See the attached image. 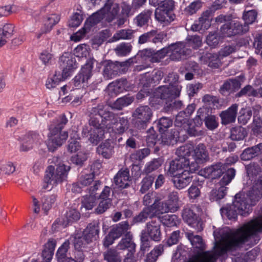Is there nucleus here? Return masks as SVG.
<instances>
[{"instance_id":"f257e3e1","label":"nucleus","mask_w":262,"mask_h":262,"mask_svg":"<svg viewBox=\"0 0 262 262\" xmlns=\"http://www.w3.org/2000/svg\"><path fill=\"white\" fill-rule=\"evenodd\" d=\"M243 246L234 231L226 233L221 239L216 242L212 251L197 252L193 256V262H216L220 256Z\"/></svg>"},{"instance_id":"f03ea898","label":"nucleus","mask_w":262,"mask_h":262,"mask_svg":"<svg viewBox=\"0 0 262 262\" xmlns=\"http://www.w3.org/2000/svg\"><path fill=\"white\" fill-rule=\"evenodd\" d=\"M119 11V4L114 3L113 0H105L104 6L88 18L83 27L72 35L71 39L75 42L79 41L93 27L99 24L104 18L108 23H111L116 19Z\"/></svg>"},{"instance_id":"7ed1b4c3","label":"nucleus","mask_w":262,"mask_h":262,"mask_svg":"<svg viewBox=\"0 0 262 262\" xmlns=\"http://www.w3.org/2000/svg\"><path fill=\"white\" fill-rule=\"evenodd\" d=\"M68 122V119L63 114L55 118L48 125V140L47 145L49 150L54 151L60 147L68 138V132L62 131Z\"/></svg>"},{"instance_id":"20e7f679","label":"nucleus","mask_w":262,"mask_h":262,"mask_svg":"<svg viewBox=\"0 0 262 262\" xmlns=\"http://www.w3.org/2000/svg\"><path fill=\"white\" fill-rule=\"evenodd\" d=\"M191 149L189 146L184 145L176 150L177 157L170 161L166 172L167 176H175L183 170L191 169L189 157L191 156Z\"/></svg>"},{"instance_id":"39448f33","label":"nucleus","mask_w":262,"mask_h":262,"mask_svg":"<svg viewBox=\"0 0 262 262\" xmlns=\"http://www.w3.org/2000/svg\"><path fill=\"white\" fill-rule=\"evenodd\" d=\"M235 195L237 199L235 204L239 206L243 203L245 206L244 210L251 212L252 207L262 198V176L259 177L247 192H239Z\"/></svg>"},{"instance_id":"423d86ee","label":"nucleus","mask_w":262,"mask_h":262,"mask_svg":"<svg viewBox=\"0 0 262 262\" xmlns=\"http://www.w3.org/2000/svg\"><path fill=\"white\" fill-rule=\"evenodd\" d=\"M70 169V166L63 164L58 165L56 170L54 166H48L45 171L42 189L50 190L54 186L65 181Z\"/></svg>"},{"instance_id":"0eeeda50","label":"nucleus","mask_w":262,"mask_h":262,"mask_svg":"<svg viewBox=\"0 0 262 262\" xmlns=\"http://www.w3.org/2000/svg\"><path fill=\"white\" fill-rule=\"evenodd\" d=\"M169 82L168 85H161L156 89L154 95L157 98H159L164 101H169L171 99H176L179 97L181 90V86L178 82L179 76L178 75L169 74L166 79Z\"/></svg>"},{"instance_id":"6e6552de","label":"nucleus","mask_w":262,"mask_h":262,"mask_svg":"<svg viewBox=\"0 0 262 262\" xmlns=\"http://www.w3.org/2000/svg\"><path fill=\"white\" fill-rule=\"evenodd\" d=\"M234 231L243 246L251 236L262 232V217L252 220Z\"/></svg>"},{"instance_id":"1a4fd4ad","label":"nucleus","mask_w":262,"mask_h":262,"mask_svg":"<svg viewBox=\"0 0 262 262\" xmlns=\"http://www.w3.org/2000/svg\"><path fill=\"white\" fill-rule=\"evenodd\" d=\"M152 117V110L148 105H140L132 114V124L136 129L144 130L151 122Z\"/></svg>"},{"instance_id":"9d476101","label":"nucleus","mask_w":262,"mask_h":262,"mask_svg":"<svg viewBox=\"0 0 262 262\" xmlns=\"http://www.w3.org/2000/svg\"><path fill=\"white\" fill-rule=\"evenodd\" d=\"M92 114L98 115L101 118V125L104 128L110 132L111 127L117 121L118 115L110 111L106 105L99 104L92 108Z\"/></svg>"},{"instance_id":"9b49d317","label":"nucleus","mask_w":262,"mask_h":262,"mask_svg":"<svg viewBox=\"0 0 262 262\" xmlns=\"http://www.w3.org/2000/svg\"><path fill=\"white\" fill-rule=\"evenodd\" d=\"M59 68L61 71L60 77H68L72 76L74 72L78 68V63L73 54L64 53L59 59Z\"/></svg>"},{"instance_id":"f8f14e48","label":"nucleus","mask_w":262,"mask_h":262,"mask_svg":"<svg viewBox=\"0 0 262 262\" xmlns=\"http://www.w3.org/2000/svg\"><path fill=\"white\" fill-rule=\"evenodd\" d=\"M96 60L94 58H90L87 59L85 63L82 66L80 71L73 79L74 85L76 88L81 87L86 83L93 75L92 70L94 64Z\"/></svg>"},{"instance_id":"ddd939ff","label":"nucleus","mask_w":262,"mask_h":262,"mask_svg":"<svg viewBox=\"0 0 262 262\" xmlns=\"http://www.w3.org/2000/svg\"><path fill=\"white\" fill-rule=\"evenodd\" d=\"M249 30L247 24H243L237 20H232L225 23L220 28L222 37H231L243 34Z\"/></svg>"},{"instance_id":"4468645a","label":"nucleus","mask_w":262,"mask_h":262,"mask_svg":"<svg viewBox=\"0 0 262 262\" xmlns=\"http://www.w3.org/2000/svg\"><path fill=\"white\" fill-rule=\"evenodd\" d=\"M165 5L158 7L155 12V18L159 22L168 24L174 20L173 10L174 2H168Z\"/></svg>"},{"instance_id":"2eb2a0df","label":"nucleus","mask_w":262,"mask_h":262,"mask_svg":"<svg viewBox=\"0 0 262 262\" xmlns=\"http://www.w3.org/2000/svg\"><path fill=\"white\" fill-rule=\"evenodd\" d=\"M181 215L184 222L198 232L203 230V223L201 216L191 208L184 207Z\"/></svg>"},{"instance_id":"dca6fc26","label":"nucleus","mask_w":262,"mask_h":262,"mask_svg":"<svg viewBox=\"0 0 262 262\" xmlns=\"http://www.w3.org/2000/svg\"><path fill=\"white\" fill-rule=\"evenodd\" d=\"M168 53H170L171 60L180 61L186 59L191 53V50L187 48L184 43L177 42L168 46Z\"/></svg>"},{"instance_id":"f3484780","label":"nucleus","mask_w":262,"mask_h":262,"mask_svg":"<svg viewBox=\"0 0 262 262\" xmlns=\"http://www.w3.org/2000/svg\"><path fill=\"white\" fill-rule=\"evenodd\" d=\"M126 66V63L125 62L108 61L104 67L103 75L108 79H113L122 74Z\"/></svg>"},{"instance_id":"a211bd4d","label":"nucleus","mask_w":262,"mask_h":262,"mask_svg":"<svg viewBox=\"0 0 262 262\" xmlns=\"http://www.w3.org/2000/svg\"><path fill=\"white\" fill-rule=\"evenodd\" d=\"M195 171V169L192 168L191 169L183 170L175 176H170L173 178L172 181L174 186L179 190L187 187L192 181V173Z\"/></svg>"},{"instance_id":"6ab92c4d","label":"nucleus","mask_w":262,"mask_h":262,"mask_svg":"<svg viewBox=\"0 0 262 262\" xmlns=\"http://www.w3.org/2000/svg\"><path fill=\"white\" fill-rule=\"evenodd\" d=\"M148 238L155 242H160L162 239L161 224L159 220H152L146 223L145 230H143Z\"/></svg>"},{"instance_id":"aec40b11","label":"nucleus","mask_w":262,"mask_h":262,"mask_svg":"<svg viewBox=\"0 0 262 262\" xmlns=\"http://www.w3.org/2000/svg\"><path fill=\"white\" fill-rule=\"evenodd\" d=\"M145 207L152 219L156 217L159 218L161 214L169 212L165 202L162 201L159 196L155 197L153 203Z\"/></svg>"},{"instance_id":"412c9836","label":"nucleus","mask_w":262,"mask_h":262,"mask_svg":"<svg viewBox=\"0 0 262 262\" xmlns=\"http://www.w3.org/2000/svg\"><path fill=\"white\" fill-rule=\"evenodd\" d=\"M102 183L99 181H96L93 186L89 188V195H85L83 197L81 202L82 206L84 207L86 210L92 209L95 206L96 201L98 196L96 191L99 189Z\"/></svg>"},{"instance_id":"4be33fe9","label":"nucleus","mask_w":262,"mask_h":262,"mask_svg":"<svg viewBox=\"0 0 262 262\" xmlns=\"http://www.w3.org/2000/svg\"><path fill=\"white\" fill-rule=\"evenodd\" d=\"M236 200V195H235L232 206L221 209L223 212L225 211L226 215L229 220H236L238 214L245 216L250 213L249 210H244L245 206L243 203H241V205L239 206H237L235 203Z\"/></svg>"},{"instance_id":"5701e85b","label":"nucleus","mask_w":262,"mask_h":262,"mask_svg":"<svg viewBox=\"0 0 262 262\" xmlns=\"http://www.w3.org/2000/svg\"><path fill=\"white\" fill-rule=\"evenodd\" d=\"M195 163L192 161L191 166L194 168L195 170H198V164H202L208 159V154L205 145L204 144H199L193 149V154L192 155Z\"/></svg>"},{"instance_id":"b1692460","label":"nucleus","mask_w":262,"mask_h":262,"mask_svg":"<svg viewBox=\"0 0 262 262\" xmlns=\"http://www.w3.org/2000/svg\"><path fill=\"white\" fill-rule=\"evenodd\" d=\"M212 10H207L203 12L198 20L191 25V29L193 31L207 30L211 26L210 16Z\"/></svg>"},{"instance_id":"393cba45","label":"nucleus","mask_w":262,"mask_h":262,"mask_svg":"<svg viewBox=\"0 0 262 262\" xmlns=\"http://www.w3.org/2000/svg\"><path fill=\"white\" fill-rule=\"evenodd\" d=\"M130 84L126 78H122L110 83L107 86L109 95L113 96L127 91L129 89Z\"/></svg>"},{"instance_id":"a878e982","label":"nucleus","mask_w":262,"mask_h":262,"mask_svg":"<svg viewBox=\"0 0 262 262\" xmlns=\"http://www.w3.org/2000/svg\"><path fill=\"white\" fill-rule=\"evenodd\" d=\"M132 178L129 176V170L127 168H121L114 178V183L118 187L127 188L129 186Z\"/></svg>"},{"instance_id":"bb28decb","label":"nucleus","mask_w":262,"mask_h":262,"mask_svg":"<svg viewBox=\"0 0 262 262\" xmlns=\"http://www.w3.org/2000/svg\"><path fill=\"white\" fill-rule=\"evenodd\" d=\"M225 164L221 162L212 164L206 167L201 171L202 175L208 179H215L219 178L222 176V170H224Z\"/></svg>"},{"instance_id":"cd10ccee","label":"nucleus","mask_w":262,"mask_h":262,"mask_svg":"<svg viewBox=\"0 0 262 262\" xmlns=\"http://www.w3.org/2000/svg\"><path fill=\"white\" fill-rule=\"evenodd\" d=\"M238 105L233 104L227 110L222 111L220 114L221 118V123L224 125H227L235 121L237 116Z\"/></svg>"},{"instance_id":"c85d7f7f","label":"nucleus","mask_w":262,"mask_h":262,"mask_svg":"<svg viewBox=\"0 0 262 262\" xmlns=\"http://www.w3.org/2000/svg\"><path fill=\"white\" fill-rule=\"evenodd\" d=\"M99 231L100 227L98 223H90L83 231L82 236L86 242L91 243L99 238Z\"/></svg>"},{"instance_id":"c756f323","label":"nucleus","mask_w":262,"mask_h":262,"mask_svg":"<svg viewBox=\"0 0 262 262\" xmlns=\"http://www.w3.org/2000/svg\"><path fill=\"white\" fill-rule=\"evenodd\" d=\"M56 239L50 238L44 245L41 253V262H51L54 255L55 248L56 246Z\"/></svg>"},{"instance_id":"7c9ffc66","label":"nucleus","mask_w":262,"mask_h":262,"mask_svg":"<svg viewBox=\"0 0 262 262\" xmlns=\"http://www.w3.org/2000/svg\"><path fill=\"white\" fill-rule=\"evenodd\" d=\"M133 234L131 232L125 234L118 243L117 247L119 250H127V252H135L136 244L133 241Z\"/></svg>"},{"instance_id":"2f4dec72","label":"nucleus","mask_w":262,"mask_h":262,"mask_svg":"<svg viewBox=\"0 0 262 262\" xmlns=\"http://www.w3.org/2000/svg\"><path fill=\"white\" fill-rule=\"evenodd\" d=\"M14 28V26L10 23H5L0 26V48L5 45L7 40L12 37Z\"/></svg>"},{"instance_id":"473e14b6","label":"nucleus","mask_w":262,"mask_h":262,"mask_svg":"<svg viewBox=\"0 0 262 262\" xmlns=\"http://www.w3.org/2000/svg\"><path fill=\"white\" fill-rule=\"evenodd\" d=\"M181 133V132L176 129H172L170 132H164L161 134L162 142L167 145H173L180 140Z\"/></svg>"},{"instance_id":"72a5a7b5","label":"nucleus","mask_w":262,"mask_h":262,"mask_svg":"<svg viewBox=\"0 0 262 262\" xmlns=\"http://www.w3.org/2000/svg\"><path fill=\"white\" fill-rule=\"evenodd\" d=\"M262 150V143L244 149L240 157L243 161H248L258 156Z\"/></svg>"},{"instance_id":"f704fd0d","label":"nucleus","mask_w":262,"mask_h":262,"mask_svg":"<svg viewBox=\"0 0 262 262\" xmlns=\"http://www.w3.org/2000/svg\"><path fill=\"white\" fill-rule=\"evenodd\" d=\"M117 120V121L111 127L110 132H114L116 134L122 135L128 128V120L124 117H119Z\"/></svg>"},{"instance_id":"c9c22d12","label":"nucleus","mask_w":262,"mask_h":262,"mask_svg":"<svg viewBox=\"0 0 262 262\" xmlns=\"http://www.w3.org/2000/svg\"><path fill=\"white\" fill-rule=\"evenodd\" d=\"M224 169L222 172L223 177L220 181L219 184L220 185L225 186L229 184L234 178L236 171L234 168L229 167L226 164L224 166Z\"/></svg>"},{"instance_id":"e433bc0d","label":"nucleus","mask_w":262,"mask_h":262,"mask_svg":"<svg viewBox=\"0 0 262 262\" xmlns=\"http://www.w3.org/2000/svg\"><path fill=\"white\" fill-rule=\"evenodd\" d=\"M80 214L77 209L69 208L64 214L62 224L65 226L71 224L78 221L80 219Z\"/></svg>"},{"instance_id":"4c0bfd02","label":"nucleus","mask_w":262,"mask_h":262,"mask_svg":"<svg viewBox=\"0 0 262 262\" xmlns=\"http://www.w3.org/2000/svg\"><path fill=\"white\" fill-rule=\"evenodd\" d=\"M129 229V225L128 222L126 221L121 222L117 224L110 231L114 235L115 238L118 239L121 236H124L126 233L128 232Z\"/></svg>"},{"instance_id":"58836bf2","label":"nucleus","mask_w":262,"mask_h":262,"mask_svg":"<svg viewBox=\"0 0 262 262\" xmlns=\"http://www.w3.org/2000/svg\"><path fill=\"white\" fill-rule=\"evenodd\" d=\"M179 194L176 191H172L170 193L168 196V200L165 201L169 212H174L177 211L179 208Z\"/></svg>"},{"instance_id":"ea45409f","label":"nucleus","mask_w":262,"mask_h":262,"mask_svg":"<svg viewBox=\"0 0 262 262\" xmlns=\"http://www.w3.org/2000/svg\"><path fill=\"white\" fill-rule=\"evenodd\" d=\"M158 220L160 224L168 227L177 226L180 223L178 216L175 214H165L161 216Z\"/></svg>"},{"instance_id":"a19ab883","label":"nucleus","mask_w":262,"mask_h":262,"mask_svg":"<svg viewBox=\"0 0 262 262\" xmlns=\"http://www.w3.org/2000/svg\"><path fill=\"white\" fill-rule=\"evenodd\" d=\"M247 135L246 128L241 126L233 127L230 129V137L233 141H241L245 139Z\"/></svg>"},{"instance_id":"79ce46f5","label":"nucleus","mask_w":262,"mask_h":262,"mask_svg":"<svg viewBox=\"0 0 262 262\" xmlns=\"http://www.w3.org/2000/svg\"><path fill=\"white\" fill-rule=\"evenodd\" d=\"M163 162V160L160 158L153 159L152 160L146 163L143 171V173L148 175L149 173L155 171L161 167Z\"/></svg>"},{"instance_id":"37998d69","label":"nucleus","mask_w":262,"mask_h":262,"mask_svg":"<svg viewBox=\"0 0 262 262\" xmlns=\"http://www.w3.org/2000/svg\"><path fill=\"white\" fill-rule=\"evenodd\" d=\"M70 242L69 239L65 242L58 248L56 257L58 262H64L67 258V252L70 249Z\"/></svg>"},{"instance_id":"c03bdc74","label":"nucleus","mask_w":262,"mask_h":262,"mask_svg":"<svg viewBox=\"0 0 262 262\" xmlns=\"http://www.w3.org/2000/svg\"><path fill=\"white\" fill-rule=\"evenodd\" d=\"M152 14V10L150 9L144 10L135 18V20L138 26L143 27L148 24V23L151 18Z\"/></svg>"},{"instance_id":"a18cd8bd","label":"nucleus","mask_w":262,"mask_h":262,"mask_svg":"<svg viewBox=\"0 0 262 262\" xmlns=\"http://www.w3.org/2000/svg\"><path fill=\"white\" fill-rule=\"evenodd\" d=\"M218 189H214L210 192L209 198L211 201H220L223 199L227 193L228 188L220 185Z\"/></svg>"},{"instance_id":"49530a36","label":"nucleus","mask_w":262,"mask_h":262,"mask_svg":"<svg viewBox=\"0 0 262 262\" xmlns=\"http://www.w3.org/2000/svg\"><path fill=\"white\" fill-rule=\"evenodd\" d=\"M148 218L152 219V217L150 216L149 213L144 207L138 214L133 217L130 222V225L133 226L144 223Z\"/></svg>"},{"instance_id":"de8ad7c7","label":"nucleus","mask_w":262,"mask_h":262,"mask_svg":"<svg viewBox=\"0 0 262 262\" xmlns=\"http://www.w3.org/2000/svg\"><path fill=\"white\" fill-rule=\"evenodd\" d=\"M104 130L101 128H91L89 141L94 145H97L103 139Z\"/></svg>"},{"instance_id":"09e8293b","label":"nucleus","mask_w":262,"mask_h":262,"mask_svg":"<svg viewBox=\"0 0 262 262\" xmlns=\"http://www.w3.org/2000/svg\"><path fill=\"white\" fill-rule=\"evenodd\" d=\"M61 76L60 71H55L52 77H48L47 79L46 88L48 89H53L58 85L61 81L65 80L66 79L64 77H60Z\"/></svg>"},{"instance_id":"8fccbe9b","label":"nucleus","mask_w":262,"mask_h":262,"mask_svg":"<svg viewBox=\"0 0 262 262\" xmlns=\"http://www.w3.org/2000/svg\"><path fill=\"white\" fill-rule=\"evenodd\" d=\"M150 153V150L148 148L139 149L130 154V159L133 162L137 163L145 158Z\"/></svg>"},{"instance_id":"3c124183","label":"nucleus","mask_w":262,"mask_h":262,"mask_svg":"<svg viewBox=\"0 0 262 262\" xmlns=\"http://www.w3.org/2000/svg\"><path fill=\"white\" fill-rule=\"evenodd\" d=\"M113 147L109 142H105L101 144L97 148V152L103 158L110 159L112 155Z\"/></svg>"},{"instance_id":"603ef678","label":"nucleus","mask_w":262,"mask_h":262,"mask_svg":"<svg viewBox=\"0 0 262 262\" xmlns=\"http://www.w3.org/2000/svg\"><path fill=\"white\" fill-rule=\"evenodd\" d=\"M104 259L107 262H121L120 253L116 249H110L103 253Z\"/></svg>"},{"instance_id":"864d4df0","label":"nucleus","mask_w":262,"mask_h":262,"mask_svg":"<svg viewBox=\"0 0 262 262\" xmlns=\"http://www.w3.org/2000/svg\"><path fill=\"white\" fill-rule=\"evenodd\" d=\"M235 96L237 98L243 96L257 97H258L257 90L253 88L252 85L247 84L237 92Z\"/></svg>"},{"instance_id":"5fc2aeb1","label":"nucleus","mask_w":262,"mask_h":262,"mask_svg":"<svg viewBox=\"0 0 262 262\" xmlns=\"http://www.w3.org/2000/svg\"><path fill=\"white\" fill-rule=\"evenodd\" d=\"M207 112V111L205 112L204 118L205 125L209 130H213L219 126L217 118L215 115L208 114Z\"/></svg>"},{"instance_id":"6e6d98bb","label":"nucleus","mask_w":262,"mask_h":262,"mask_svg":"<svg viewBox=\"0 0 262 262\" xmlns=\"http://www.w3.org/2000/svg\"><path fill=\"white\" fill-rule=\"evenodd\" d=\"M134 101V98L132 97L124 96L118 98L113 104V108L121 110L123 107L130 104Z\"/></svg>"},{"instance_id":"4d7b16f0","label":"nucleus","mask_w":262,"mask_h":262,"mask_svg":"<svg viewBox=\"0 0 262 262\" xmlns=\"http://www.w3.org/2000/svg\"><path fill=\"white\" fill-rule=\"evenodd\" d=\"M188 238L194 248L198 249L200 251H203L205 249V244L201 236L194 235L193 233H189Z\"/></svg>"},{"instance_id":"13d9d810","label":"nucleus","mask_w":262,"mask_h":262,"mask_svg":"<svg viewBox=\"0 0 262 262\" xmlns=\"http://www.w3.org/2000/svg\"><path fill=\"white\" fill-rule=\"evenodd\" d=\"M172 120L169 117H162L157 122V127L159 132L162 134L167 131V129L172 126Z\"/></svg>"},{"instance_id":"bf43d9fd","label":"nucleus","mask_w":262,"mask_h":262,"mask_svg":"<svg viewBox=\"0 0 262 262\" xmlns=\"http://www.w3.org/2000/svg\"><path fill=\"white\" fill-rule=\"evenodd\" d=\"M252 117L251 108H242L239 113L237 120L238 122L242 125L246 124Z\"/></svg>"},{"instance_id":"052dcab7","label":"nucleus","mask_w":262,"mask_h":262,"mask_svg":"<svg viewBox=\"0 0 262 262\" xmlns=\"http://www.w3.org/2000/svg\"><path fill=\"white\" fill-rule=\"evenodd\" d=\"M164 251L163 246L160 244L156 246L147 255L146 262H156L158 257L161 255Z\"/></svg>"},{"instance_id":"680f3d73","label":"nucleus","mask_w":262,"mask_h":262,"mask_svg":"<svg viewBox=\"0 0 262 262\" xmlns=\"http://www.w3.org/2000/svg\"><path fill=\"white\" fill-rule=\"evenodd\" d=\"M155 180V177L151 175H147L144 177L140 183V192L143 194L147 192L151 187Z\"/></svg>"},{"instance_id":"e2e57ef3","label":"nucleus","mask_w":262,"mask_h":262,"mask_svg":"<svg viewBox=\"0 0 262 262\" xmlns=\"http://www.w3.org/2000/svg\"><path fill=\"white\" fill-rule=\"evenodd\" d=\"M183 106L182 101L176 100V99H171L169 101H167L164 104L163 110L165 112L173 111L181 109Z\"/></svg>"},{"instance_id":"0e129e2a","label":"nucleus","mask_w":262,"mask_h":262,"mask_svg":"<svg viewBox=\"0 0 262 262\" xmlns=\"http://www.w3.org/2000/svg\"><path fill=\"white\" fill-rule=\"evenodd\" d=\"M60 20V16L56 14H51L47 16L43 26L47 28V31L52 29L54 26L57 24Z\"/></svg>"},{"instance_id":"69168bd1","label":"nucleus","mask_w":262,"mask_h":262,"mask_svg":"<svg viewBox=\"0 0 262 262\" xmlns=\"http://www.w3.org/2000/svg\"><path fill=\"white\" fill-rule=\"evenodd\" d=\"M202 7V2L200 0H195L191 3L185 9L187 15H192L195 14Z\"/></svg>"},{"instance_id":"338daca9","label":"nucleus","mask_w":262,"mask_h":262,"mask_svg":"<svg viewBox=\"0 0 262 262\" xmlns=\"http://www.w3.org/2000/svg\"><path fill=\"white\" fill-rule=\"evenodd\" d=\"M247 175L249 177L257 176L261 172V168L257 163L251 162L246 166Z\"/></svg>"},{"instance_id":"774afa93","label":"nucleus","mask_w":262,"mask_h":262,"mask_svg":"<svg viewBox=\"0 0 262 262\" xmlns=\"http://www.w3.org/2000/svg\"><path fill=\"white\" fill-rule=\"evenodd\" d=\"M220 40V36L216 31H214L209 33L206 37V42L211 48H215L219 45Z\"/></svg>"}]
</instances>
